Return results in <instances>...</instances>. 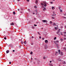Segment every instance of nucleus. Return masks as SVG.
<instances>
[{"label": "nucleus", "instance_id": "14", "mask_svg": "<svg viewBox=\"0 0 66 66\" xmlns=\"http://www.w3.org/2000/svg\"><path fill=\"white\" fill-rule=\"evenodd\" d=\"M34 7L35 9H36L37 8V6H35Z\"/></svg>", "mask_w": 66, "mask_h": 66}, {"label": "nucleus", "instance_id": "6", "mask_svg": "<svg viewBox=\"0 0 66 66\" xmlns=\"http://www.w3.org/2000/svg\"><path fill=\"white\" fill-rule=\"evenodd\" d=\"M52 9L53 10H54L55 9V8L54 7H52Z\"/></svg>", "mask_w": 66, "mask_h": 66}, {"label": "nucleus", "instance_id": "36", "mask_svg": "<svg viewBox=\"0 0 66 66\" xmlns=\"http://www.w3.org/2000/svg\"><path fill=\"white\" fill-rule=\"evenodd\" d=\"M12 51H13V52H15V50H13Z\"/></svg>", "mask_w": 66, "mask_h": 66}, {"label": "nucleus", "instance_id": "19", "mask_svg": "<svg viewBox=\"0 0 66 66\" xmlns=\"http://www.w3.org/2000/svg\"><path fill=\"white\" fill-rule=\"evenodd\" d=\"M43 58L44 59H46V57L45 56L44 57H43Z\"/></svg>", "mask_w": 66, "mask_h": 66}, {"label": "nucleus", "instance_id": "32", "mask_svg": "<svg viewBox=\"0 0 66 66\" xmlns=\"http://www.w3.org/2000/svg\"><path fill=\"white\" fill-rule=\"evenodd\" d=\"M4 39H6V37H5L4 38Z\"/></svg>", "mask_w": 66, "mask_h": 66}, {"label": "nucleus", "instance_id": "26", "mask_svg": "<svg viewBox=\"0 0 66 66\" xmlns=\"http://www.w3.org/2000/svg\"><path fill=\"white\" fill-rule=\"evenodd\" d=\"M61 12H62V10H60Z\"/></svg>", "mask_w": 66, "mask_h": 66}, {"label": "nucleus", "instance_id": "53", "mask_svg": "<svg viewBox=\"0 0 66 66\" xmlns=\"http://www.w3.org/2000/svg\"><path fill=\"white\" fill-rule=\"evenodd\" d=\"M53 16H54V15H53Z\"/></svg>", "mask_w": 66, "mask_h": 66}, {"label": "nucleus", "instance_id": "48", "mask_svg": "<svg viewBox=\"0 0 66 66\" xmlns=\"http://www.w3.org/2000/svg\"><path fill=\"white\" fill-rule=\"evenodd\" d=\"M33 28H34V27H33Z\"/></svg>", "mask_w": 66, "mask_h": 66}, {"label": "nucleus", "instance_id": "7", "mask_svg": "<svg viewBox=\"0 0 66 66\" xmlns=\"http://www.w3.org/2000/svg\"><path fill=\"white\" fill-rule=\"evenodd\" d=\"M24 44H25V45H26V44H27V42H24Z\"/></svg>", "mask_w": 66, "mask_h": 66}, {"label": "nucleus", "instance_id": "39", "mask_svg": "<svg viewBox=\"0 0 66 66\" xmlns=\"http://www.w3.org/2000/svg\"><path fill=\"white\" fill-rule=\"evenodd\" d=\"M33 14H35V13H33Z\"/></svg>", "mask_w": 66, "mask_h": 66}, {"label": "nucleus", "instance_id": "17", "mask_svg": "<svg viewBox=\"0 0 66 66\" xmlns=\"http://www.w3.org/2000/svg\"><path fill=\"white\" fill-rule=\"evenodd\" d=\"M56 39V37H55V38H54V39L55 40Z\"/></svg>", "mask_w": 66, "mask_h": 66}, {"label": "nucleus", "instance_id": "27", "mask_svg": "<svg viewBox=\"0 0 66 66\" xmlns=\"http://www.w3.org/2000/svg\"><path fill=\"white\" fill-rule=\"evenodd\" d=\"M63 33H64V34H66V32H64Z\"/></svg>", "mask_w": 66, "mask_h": 66}, {"label": "nucleus", "instance_id": "31", "mask_svg": "<svg viewBox=\"0 0 66 66\" xmlns=\"http://www.w3.org/2000/svg\"><path fill=\"white\" fill-rule=\"evenodd\" d=\"M55 25V24L54 23L53 24V25Z\"/></svg>", "mask_w": 66, "mask_h": 66}, {"label": "nucleus", "instance_id": "57", "mask_svg": "<svg viewBox=\"0 0 66 66\" xmlns=\"http://www.w3.org/2000/svg\"><path fill=\"white\" fill-rule=\"evenodd\" d=\"M21 43H22V42H21Z\"/></svg>", "mask_w": 66, "mask_h": 66}, {"label": "nucleus", "instance_id": "5", "mask_svg": "<svg viewBox=\"0 0 66 66\" xmlns=\"http://www.w3.org/2000/svg\"><path fill=\"white\" fill-rule=\"evenodd\" d=\"M63 52H60V54H61V55H63V53H62Z\"/></svg>", "mask_w": 66, "mask_h": 66}, {"label": "nucleus", "instance_id": "45", "mask_svg": "<svg viewBox=\"0 0 66 66\" xmlns=\"http://www.w3.org/2000/svg\"><path fill=\"white\" fill-rule=\"evenodd\" d=\"M11 25H12V23H11Z\"/></svg>", "mask_w": 66, "mask_h": 66}, {"label": "nucleus", "instance_id": "13", "mask_svg": "<svg viewBox=\"0 0 66 66\" xmlns=\"http://www.w3.org/2000/svg\"><path fill=\"white\" fill-rule=\"evenodd\" d=\"M61 52L60 51V50H59V54H60V52Z\"/></svg>", "mask_w": 66, "mask_h": 66}, {"label": "nucleus", "instance_id": "60", "mask_svg": "<svg viewBox=\"0 0 66 66\" xmlns=\"http://www.w3.org/2000/svg\"><path fill=\"white\" fill-rule=\"evenodd\" d=\"M65 46H66V45H65Z\"/></svg>", "mask_w": 66, "mask_h": 66}, {"label": "nucleus", "instance_id": "34", "mask_svg": "<svg viewBox=\"0 0 66 66\" xmlns=\"http://www.w3.org/2000/svg\"><path fill=\"white\" fill-rule=\"evenodd\" d=\"M31 38H34V37H33V36H32L31 37Z\"/></svg>", "mask_w": 66, "mask_h": 66}, {"label": "nucleus", "instance_id": "33", "mask_svg": "<svg viewBox=\"0 0 66 66\" xmlns=\"http://www.w3.org/2000/svg\"><path fill=\"white\" fill-rule=\"evenodd\" d=\"M51 4H52V3H53V2H51Z\"/></svg>", "mask_w": 66, "mask_h": 66}, {"label": "nucleus", "instance_id": "47", "mask_svg": "<svg viewBox=\"0 0 66 66\" xmlns=\"http://www.w3.org/2000/svg\"><path fill=\"white\" fill-rule=\"evenodd\" d=\"M65 38V39H66V38Z\"/></svg>", "mask_w": 66, "mask_h": 66}, {"label": "nucleus", "instance_id": "29", "mask_svg": "<svg viewBox=\"0 0 66 66\" xmlns=\"http://www.w3.org/2000/svg\"><path fill=\"white\" fill-rule=\"evenodd\" d=\"M38 34H39V35H40V34H39V32H38Z\"/></svg>", "mask_w": 66, "mask_h": 66}, {"label": "nucleus", "instance_id": "49", "mask_svg": "<svg viewBox=\"0 0 66 66\" xmlns=\"http://www.w3.org/2000/svg\"><path fill=\"white\" fill-rule=\"evenodd\" d=\"M18 11H19V9H18Z\"/></svg>", "mask_w": 66, "mask_h": 66}, {"label": "nucleus", "instance_id": "8", "mask_svg": "<svg viewBox=\"0 0 66 66\" xmlns=\"http://www.w3.org/2000/svg\"><path fill=\"white\" fill-rule=\"evenodd\" d=\"M50 23L51 24H52V22L51 21H50Z\"/></svg>", "mask_w": 66, "mask_h": 66}, {"label": "nucleus", "instance_id": "52", "mask_svg": "<svg viewBox=\"0 0 66 66\" xmlns=\"http://www.w3.org/2000/svg\"><path fill=\"white\" fill-rule=\"evenodd\" d=\"M42 29H43V28H42Z\"/></svg>", "mask_w": 66, "mask_h": 66}, {"label": "nucleus", "instance_id": "22", "mask_svg": "<svg viewBox=\"0 0 66 66\" xmlns=\"http://www.w3.org/2000/svg\"><path fill=\"white\" fill-rule=\"evenodd\" d=\"M12 26H13V25H14V23H12Z\"/></svg>", "mask_w": 66, "mask_h": 66}, {"label": "nucleus", "instance_id": "18", "mask_svg": "<svg viewBox=\"0 0 66 66\" xmlns=\"http://www.w3.org/2000/svg\"><path fill=\"white\" fill-rule=\"evenodd\" d=\"M41 4L42 5H44V4L42 3H41Z\"/></svg>", "mask_w": 66, "mask_h": 66}, {"label": "nucleus", "instance_id": "15", "mask_svg": "<svg viewBox=\"0 0 66 66\" xmlns=\"http://www.w3.org/2000/svg\"><path fill=\"white\" fill-rule=\"evenodd\" d=\"M13 13L14 15H15V12H14V11L13 12Z\"/></svg>", "mask_w": 66, "mask_h": 66}, {"label": "nucleus", "instance_id": "38", "mask_svg": "<svg viewBox=\"0 0 66 66\" xmlns=\"http://www.w3.org/2000/svg\"><path fill=\"white\" fill-rule=\"evenodd\" d=\"M39 38L41 39V37L40 36H39Z\"/></svg>", "mask_w": 66, "mask_h": 66}, {"label": "nucleus", "instance_id": "9", "mask_svg": "<svg viewBox=\"0 0 66 66\" xmlns=\"http://www.w3.org/2000/svg\"><path fill=\"white\" fill-rule=\"evenodd\" d=\"M38 3V0H37L36 1V3Z\"/></svg>", "mask_w": 66, "mask_h": 66}, {"label": "nucleus", "instance_id": "25", "mask_svg": "<svg viewBox=\"0 0 66 66\" xmlns=\"http://www.w3.org/2000/svg\"><path fill=\"white\" fill-rule=\"evenodd\" d=\"M59 33V32H57V34H58Z\"/></svg>", "mask_w": 66, "mask_h": 66}, {"label": "nucleus", "instance_id": "3", "mask_svg": "<svg viewBox=\"0 0 66 66\" xmlns=\"http://www.w3.org/2000/svg\"><path fill=\"white\" fill-rule=\"evenodd\" d=\"M45 43L46 44H47V43H48V41L47 40H45Z\"/></svg>", "mask_w": 66, "mask_h": 66}, {"label": "nucleus", "instance_id": "41", "mask_svg": "<svg viewBox=\"0 0 66 66\" xmlns=\"http://www.w3.org/2000/svg\"><path fill=\"white\" fill-rule=\"evenodd\" d=\"M50 63H51V61H50Z\"/></svg>", "mask_w": 66, "mask_h": 66}, {"label": "nucleus", "instance_id": "51", "mask_svg": "<svg viewBox=\"0 0 66 66\" xmlns=\"http://www.w3.org/2000/svg\"><path fill=\"white\" fill-rule=\"evenodd\" d=\"M31 45H33V43Z\"/></svg>", "mask_w": 66, "mask_h": 66}, {"label": "nucleus", "instance_id": "2", "mask_svg": "<svg viewBox=\"0 0 66 66\" xmlns=\"http://www.w3.org/2000/svg\"><path fill=\"white\" fill-rule=\"evenodd\" d=\"M42 21L43 22H46V23H47L48 22V21L46 20H43Z\"/></svg>", "mask_w": 66, "mask_h": 66}, {"label": "nucleus", "instance_id": "43", "mask_svg": "<svg viewBox=\"0 0 66 66\" xmlns=\"http://www.w3.org/2000/svg\"><path fill=\"white\" fill-rule=\"evenodd\" d=\"M63 39H61V40H62Z\"/></svg>", "mask_w": 66, "mask_h": 66}, {"label": "nucleus", "instance_id": "58", "mask_svg": "<svg viewBox=\"0 0 66 66\" xmlns=\"http://www.w3.org/2000/svg\"><path fill=\"white\" fill-rule=\"evenodd\" d=\"M59 31H60V30H59Z\"/></svg>", "mask_w": 66, "mask_h": 66}, {"label": "nucleus", "instance_id": "55", "mask_svg": "<svg viewBox=\"0 0 66 66\" xmlns=\"http://www.w3.org/2000/svg\"><path fill=\"white\" fill-rule=\"evenodd\" d=\"M65 28H66V26H65Z\"/></svg>", "mask_w": 66, "mask_h": 66}, {"label": "nucleus", "instance_id": "44", "mask_svg": "<svg viewBox=\"0 0 66 66\" xmlns=\"http://www.w3.org/2000/svg\"><path fill=\"white\" fill-rule=\"evenodd\" d=\"M43 40H44V38H43Z\"/></svg>", "mask_w": 66, "mask_h": 66}, {"label": "nucleus", "instance_id": "56", "mask_svg": "<svg viewBox=\"0 0 66 66\" xmlns=\"http://www.w3.org/2000/svg\"><path fill=\"white\" fill-rule=\"evenodd\" d=\"M60 33H62V32H60Z\"/></svg>", "mask_w": 66, "mask_h": 66}, {"label": "nucleus", "instance_id": "24", "mask_svg": "<svg viewBox=\"0 0 66 66\" xmlns=\"http://www.w3.org/2000/svg\"><path fill=\"white\" fill-rule=\"evenodd\" d=\"M29 1H30V0H27V2H29Z\"/></svg>", "mask_w": 66, "mask_h": 66}, {"label": "nucleus", "instance_id": "4", "mask_svg": "<svg viewBox=\"0 0 66 66\" xmlns=\"http://www.w3.org/2000/svg\"><path fill=\"white\" fill-rule=\"evenodd\" d=\"M9 53V50H7L6 51V53Z\"/></svg>", "mask_w": 66, "mask_h": 66}, {"label": "nucleus", "instance_id": "21", "mask_svg": "<svg viewBox=\"0 0 66 66\" xmlns=\"http://www.w3.org/2000/svg\"><path fill=\"white\" fill-rule=\"evenodd\" d=\"M56 42H57V43H59V41L57 40Z\"/></svg>", "mask_w": 66, "mask_h": 66}, {"label": "nucleus", "instance_id": "11", "mask_svg": "<svg viewBox=\"0 0 66 66\" xmlns=\"http://www.w3.org/2000/svg\"><path fill=\"white\" fill-rule=\"evenodd\" d=\"M55 30H57V27H55Z\"/></svg>", "mask_w": 66, "mask_h": 66}, {"label": "nucleus", "instance_id": "46", "mask_svg": "<svg viewBox=\"0 0 66 66\" xmlns=\"http://www.w3.org/2000/svg\"><path fill=\"white\" fill-rule=\"evenodd\" d=\"M17 1H19V0H17Z\"/></svg>", "mask_w": 66, "mask_h": 66}, {"label": "nucleus", "instance_id": "35", "mask_svg": "<svg viewBox=\"0 0 66 66\" xmlns=\"http://www.w3.org/2000/svg\"><path fill=\"white\" fill-rule=\"evenodd\" d=\"M64 19H66V17H64Z\"/></svg>", "mask_w": 66, "mask_h": 66}, {"label": "nucleus", "instance_id": "10", "mask_svg": "<svg viewBox=\"0 0 66 66\" xmlns=\"http://www.w3.org/2000/svg\"><path fill=\"white\" fill-rule=\"evenodd\" d=\"M63 63L64 64H66V62H65V61H64L63 62Z\"/></svg>", "mask_w": 66, "mask_h": 66}, {"label": "nucleus", "instance_id": "50", "mask_svg": "<svg viewBox=\"0 0 66 66\" xmlns=\"http://www.w3.org/2000/svg\"><path fill=\"white\" fill-rule=\"evenodd\" d=\"M63 34H61V35H62Z\"/></svg>", "mask_w": 66, "mask_h": 66}, {"label": "nucleus", "instance_id": "42", "mask_svg": "<svg viewBox=\"0 0 66 66\" xmlns=\"http://www.w3.org/2000/svg\"><path fill=\"white\" fill-rule=\"evenodd\" d=\"M34 20H35L36 19V18H34Z\"/></svg>", "mask_w": 66, "mask_h": 66}, {"label": "nucleus", "instance_id": "30", "mask_svg": "<svg viewBox=\"0 0 66 66\" xmlns=\"http://www.w3.org/2000/svg\"><path fill=\"white\" fill-rule=\"evenodd\" d=\"M52 19H54V17H52Z\"/></svg>", "mask_w": 66, "mask_h": 66}, {"label": "nucleus", "instance_id": "16", "mask_svg": "<svg viewBox=\"0 0 66 66\" xmlns=\"http://www.w3.org/2000/svg\"><path fill=\"white\" fill-rule=\"evenodd\" d=\"M30 53L31 54H32L33 53V52H31Z\"/></svg>", "mask_w": 66, "mask_h": 66}, {"label": "nucleus", "instance_id": "59", "mask_svg": "<svg viewBox=\"0 0 66 66\" xmlns=\"http://www.w3.org/2000/svg\"><path fill=\"white\" fill-rule=\"evenodd\" d=\"M55 15H56V14H55Z\"/></svg>", "mask_w": 66, "mask_h": 66}, {"label": "nucleus", "instance_id": "1", "mask_svg": "<svg viewBox=\"0 0 66 66\" xmlns=\"http://www.w3.org/2000/svg\"><path fill=\"white\" fill-rule=\"evenodd\" d=\"M44 3V5L45 7L46 6H47V4H46V3L45 2H44L43 3Z\"/></svg>", "mask_w": 66, "mask_h": 66}, {"label": "nucleus", "instance_id": "23", "mask_svg": "<svg viewBox=\"0 0 66 66\" xmlns=\"http://www.w3.org/2000/svg\"><path fill=\"white\" fill-rule=\"evenodd\" d=\"M34 26H35V27H36V26H37V25H35V24H34Z\"/></svg>", "mask_w": 66, "mask_h": 66}, {"label": "nucleus", "instance_id": "54", "mask_svg": "<svg viewBox=\"0 0 66 66\" xmlns=\"http://www.w3.org/2000/svg\"><path fill=\"white\" fill-rule=\"evenodd\" d=\"M53 1H55V0H53Z\"/></svg>", "mask_w": 66, "mask_h": 66}, {"label": "nucleus", "instance_id": "20", "mask_svg": "<svg viewBox=\"0 0 66 66\" xmlns=\"http://www.w3.org/2000/svg\"><path fill=\"white\" fill-rule=\"evenodd\" d=\"M45 48H46H46H48V46H46V47H45Z\"/></svg>", "mask_w": 66, "mask_h": 66}, {"label": "nucleus", "instance_id": "37", "mask_svg": "<svg viewBox=\"0 0 66 66\" xmlns=\"http://www.w3.org/2000/svg\"><path fill=\"white\" fill-rule=\"evenodd\" d=\"M9 64H11V62H9Z\"/></svg>", "mask_w": 66, "mask_h": 66}, {"label": "nucleus", "instance_id": "28", "mask_svg": "<svg viewBox=\"0 0 66 66\" xmlns=\"http://www.w3.org/2000/svg\"><path fill=\"white\" fill-rule=\"evenodd\" d=\"M36 13H37V10H36Z\"/></svg>", "mask_w": 66, "mask_h": 66}, {"label": "nucleus", "instance_id": "40", "mask_svg": "<svg viewBox=\"0 0 66 66\" xmlns=\"http://www.w3.org/2000/svg\"><path fill=\"white\" fill-rule=\"evenodd\" d=\"M64 49L66 50V48H64Z\"/></svg>", "mask_w": 66, "mask_h": 66}, {"label": "nucleus", "instance_id": "12", "mask_svg": "<svg viewBox=\"0 0 66 66\" xmlns=\"http://www.w3.org/2000/svg\"><path fill=\"white\" fill-rule=\"evenodd\" d=\"M46 10V8H44L43 9V10L44 11Z\"/></svg>", "mask_w": 66, "mask_h": 66}]
</instances>
